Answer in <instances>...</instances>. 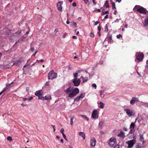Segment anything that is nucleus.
Wrapping results in <instances>:
<instances>
[{"mask_svg": "<svg viewBox=\"0 0 148 148\" xmlns=\"http://www.w3.org/2000/svg\"><path fill=\"white\" fill-rule=\"evenodd\" d=\"M116 37L118 38H119L121 37H122V36L121 34H119L116 36Z\"/></svg>", "mask_w": 148, "mask_h": 148, "instance_id": "nucleus-39", "label": "nucleus"}, {"mask_svg": "<svg viewBox=\"0 0 148 148\" xmlns=\"http://www.w3.org/2000/svg\"><path fill=\"white\" fill-rule=\"evenodd\" d=\"M80 99H82L84 97V94H82L79 96Z\"/></svg>", "mask_w": 148, "mask_h": 148, "instance_id": "nucleus-40", "label": "nucleus"}, {"mask_svg": "<svg viewBox=\"0 0 148 148\" xmlns=\"http://www.w3.org/2000/svg\"><path fill=\"white\" fill-rule=\"evenodd\" d=\"M144 25L145 27H146L148 25V16L145 19Z\"/></svg>", "mask_w": 148, "mask_h": 148, "instance_id": "nucleus-19", "label": "nucleus"}, {"mask_svg": "<svg viewBox=\"0 0 148 148\" xmlns=\"http://www.w3.org/2000/svg\"><path fill=\"white\" fill-rule=\"evenodd\" d=\"M124 110L129 116H131L133 115V110L128 109H125Z\"/></svg>", "mask_w": 148, "mask_h": 148, "instance_id": "nucleus-9", "label": "nucleus"}, {"mask_svg": "<svg viewBox=\"0 0 148 148\" xmlns=\"http://www.w3.org/2000/svg\"><path fill=\"white\" fill-rule=\"evenodd\" d=\"M60 132L62 133H62H64V130L63 128H62L60 130Z\"/></svg>", "mask_w": 148, "mask_h": 148, "instance_id": "nucleus-45", "label": "nucleus"}, {"mask_svg": "<svg viewBox=\"0 0 148 148\" xmlns=\"http://www.w3.org/2000/svg\"><path fill=\"white\" fill-rule=\"evenodd\" d=\"M92 1L93 2V4L94 5H95L96 4V3L95 2V0H92Z\"/></svg>", "mask_w": 148, "mask_h": 148, "instance_id": "nucleus-56", "label": "nucleus"}, {"mask_svg": "<svg viewBox=\"0 0 148 148\" xmlns=\"http://www.w3.org/2000/svg\"><path fill=\"white\" fill-rule=\"evenodd\" d=\"M144 138L143 137V135L142 134L140 135V141L142 142V144H143L144 143H145V142L144 141Z\"/></svg>", "mask_w": 148, "mask_h": 148, "instance_id": "nucleus-18", "label": "nucleus"}, {"mask_svg": "<svg viewBox=\"0 0 148 148\" xmlns=\"http://www.w3.org/2000/svg\"><path fill=\"white\" fill-rule=\"evenodd\" d=\"M22 99L24 101H25L27 100V99L26 98H22Z\"/></svg>", "mask_w": 148, "mask_h": 148, "instance_id": "nucleus-58", "label": "nucleus"}, {"mask_svg": "<svg viewBox=\"0 0 148 148\" xmlns=\"http://www.w3.org/2000/svg\"><path fill=\"white\" fill-rule=\"evenodd\" d=\"M99 107L101 108H103L104 107V104L102 102H100L99 103Z\"/></svg>", "mask_w": 148, "mask_h": 148, "instance_id": "nucleus-23", "label": "nucleus"}, {"mask_svg": "<svg viewBox=\"0 0 148 148\" xmlns=\"http://www.w3.org/2000/svg\"><path fill=\"white\" fill-rule=\"evenodd\" d=\"M90 36L91 37H94V35L93 33L91 32L90 34Z\"/></svg>", "mask_w": 148, "mask_h": 148, "instance_id": "nucleus-44", "label": "nucleus"}, {"mask_svg": "<svg viewBox=\"0 0 148 148\" xmlns=\"http://www.w3.org/2000/svg\"><path fill=\"white\" fill-rule=\"evenodd\" d=\"M134 126H135L134 124L133 123H131V124L130 125V128H132L133 129H134Z\"/></svg>", "mask_w": 148, "mask_h": 148, "instance_id": "nucleus-30", "label": "nucleus"}, {"mask_svg": "<svg viewBox=\"0 0 148 148\" xmlns=\"http://www.w3.org/2000/svg\"><path fill=\"white\" fill-rule=\"evenodd\" d=\"M26 91L27 92H29V88L28 87H27L26 88Z\"/></svg>", "mask_w": 148, "mask_h": 148, "instance_id": "nucleus-55", "label": "nucleus"}, {"mask_svg": "<svg viewBox=\"0 0 148 148\" xmlns=\"http://www.w3.org/2000/svg\"><path fill=\"white\" fill-rule=\"evenodd\" d=\"M103 124V122H100L99 123L98 127H99V128H101Z\"/></svg>", "mask_w": 148, "mask_h": 148, "instance_id": "nucleus-26", "label": "nucleus"}, {"mask_svg": "<svg viewBox=\"0 0 148 148\" xmlns=\"http://www.w3.org/2000/svg\"><path fill=\"white\" fill-rule=\"evenodd\" d=\"M8 88H4L1 91L3 93Z\"/></svg>", "mask_w": 148, "mask_h": 148, "instance_id": "nucleus-46", "label": "nucleus"}, {"mask_svg": "<svg viewBox=\"0 0 148 148\" xmlns=\"http://www.w3.org/2000/svg\"><path fill=\"white\" fill-rule=\"evenodd\" d=\"M42 91L41 90H39L38 91H36L35 93V95L38 96H39L40 95H42Z\"/></svg>", "mask_w": 148, "mask_h": 148, "instance_id": "nucleus-15", "label": "nucleus"}, {"mask_svg": "<svg viewBox=\"0 0 148 148\" xmlns=\"http://www.w3.org/2000/svg\"><path fill=\"white\" fill-rule=\"evenodd\" d=\"M62 135L64 137V138L66 140V135L64 134V133H62Z\"/></svg>", "mask_w": 148, "mask_h": 148, "instance_id": "nucleus-48", "label": "nucleus"}, {"mask_svg": "<svg viewBox=\"0 0 148 148\" xmlns=\"http://www.w3.org/2000/svg\"><path fill=\"white\" fill-rule=\"evenodd\" d=\"M81 116L84 119H86L87 121H88V118L86 116L84 115H81Z\"/></svg>", "mask_w": 148, "mask_h": 148, "instance_id": "nucleus-28", "label": "nucleus"}, {"mask_svg": "<svg viewBox=\"0 0 148 148\" xmlns=\"http://www.w3.org/2000/svg\"><path fill=\"white\" fill-rule=\"evenodd\" d=\"M43 61L44 60L43 59H41L39 60H37L36 61V62H43Z\"/></svg>", "mask_w": 148, "mask_h": 148, "instance_id": "nucleus-43", "label": "nucleus"}, {"mask_svg": "<svg viewBox=\"0 0 148 148\" xmlns=\"http://www.w3.org/2000/svg\"><path fill=\"white\" fill-rule=\"evenodd\" d=\"M116 2L120 3L121 2V0H116Z\"/></svg>", "mask_w": 148, "mask_h": 148, "instance_id": "nucleus-59", "label": "nucleus"}, {"mask_svg": "<svg viewBox=\"0 0 148 148\" xmlns=\"http://www.w3.org/2000/svg\"><path fill=\"white\" fill-rule=\"evenodd\" d=\"M93 21L95 23L94 25H96L99 23V22L98 21Z\"/></svg>", "mask_w": 148, "mask_h": 148, "instance_id": "nucleus-42", "label": "nucleus"}, {"mask_svg": "<svg viewBox=\"0 0 148 148\" xmlns=\"http://www.w3.org/2000/svg\"><path fill=\"white\" fill-rule=\"evenodd\" d=\"M57 74L53 71L49 72L48 74V79H53L57 78Z\"/></svg>", "mask_w": 148, "mask_h": 148, "instance_id": "nucleus-3", "label": "nucleus"}, {"mask_svg": "<svg viewBox=\"0 0 148 148\" xmlns=\"http://www.w3.org/2000/svg\"><path fill=\"white\" fill-rule=\"evenodd\" d=\"M86 4L88 1V0H83Z\"/></svg>", "mask_w": 148, "mask_h": 148, "instance_id": "nucleus-54", "label": "nucleus"}, {"mask_svg": "<svg viewBox=\"0 0 148 148\" xmlns=\"http://www.w3.org/2000/svg\"><path fill=\"white\" fill-rule=\"evenodd\" d=\"M103 10H104V9H103V10H102V12H103V14H108V13H109V12L108 11H105L104 12H103Z\"/></svg>", "mask_w": 148, "mask_h": 148, "instance_id": "nucleus-35", "label": "nucleus"}, {"mask_svg": "<svg viewBox=\"0 0 148 148\" xmlns=\"http://www.w3.org/2000/svg\"><path fill=\"white\" fill-rule=\"evenodd\" d=\"M62 3L63 1H59L58 3L57 4V7L58 10L60 12H61L62 10Z\"/></svg>", "mask_w": 148, "mask_h": 148, "instance_id": "nucleus-10", "label": "nucleus"}, {"mask_svg": "<svg viewBox=\"0 0 148 148\" xmlns=\"http://www.w3.org/2000/svg\"><path fill=\"white\" fill-rule=\"evenodd\" d=\"M22 62L20 60H18L16 61L13 64V65H16L18 66H20L22 65Z\"/></svg>", "mask_w": 148, "mask_h": 148, "instance_id": "nucleus-11", "label": "nucleus"}, {"mask_svg": "<svg viewBox=\"0 0 148 148\" xmlns=\"http://www.w3.org/2000/svg\"><path fill=\"white\" fill-rule=\"evenodd\" d=\"M117 12L116 10H115L114 11V14H116L117 13Z\"/></svg>", "mask_w": 148, "mask_h": 148, "instance_id": "nucleus-64", "label": "nucleus"}, {"mask_svg": "<svg viewBox=\"0 0 148 148\" xmlns=\"http://www.w3.org/2000/svg\"><path fill=\"white\" fill-rule=\"evenodd\" d=\"M72 38L74 39H76L77 38V37L75 36H73L72 37Z\"/></svg>", "mask_w": 148, "mask_h": 148, "instance_id": "nucleus-57", "label": "nucleus"}, {"mask_svg": "<svg viewBox=\"0 0 148 148\" xmlns=\"http://www.w3.org/2000/svg\"><path fill=\"white\" fill-rule=\"evenodd\" d=\"M38 99H40L44 100V97H42V95H40V96H38Z\"/></svg>", "mask_w": 148, "mask_h": 148, "instance_id": "nucleus-33", "label": "nucleus"}, {"mask_svg": "<svg viewBox=\"0 0 148 148\" xmlns=\"http://www.w3.org/2000/svg\"><path fill=\"white\" fill-rule=\"evenodd\" d=\"M105 92V90H101L100 91V96L102 98H103L104 97V92Z\"/></svg>", "mask_w": 148, "mask_h": 148, "instance_id": "nucleus-20", "label": "nucleus"}, {"mask_svg": "<svg viewBox=\"0 0 148 148\" xmlns=\"http://www.w3.org/2000/svg\"><path fill=\"white\" fill-rule=\"evenodd\" d=\"M64 92L66 94H69L68 97L72 98L75 96L79 92V90L77 88H75L73 89V88L70 87L64 90Z\"/></svg>", "mask_w": 148, "mask_h": 148, "instance_id": "nucleus-1", "label": "nucleus"}, {"mask_svg": "<svg viewBox=\"0 0 148 148\" xmlns=\"http://www.w3.org/2000/svg\"><path fill=\"white\" fill-rule=\"evenodd\" d=\"M80 78L81 79L82 78L83 80V82H86L88 79V78L87 77H83L82 76Z\"/></svg>", "mask_w": 148, "mask_h": 148, "instance_id": "nucleus-22", "label": "nucleus"}, {"mask_svg": "<svg viewBox=\"0 0 148 148\" xmlns=\"http://www.w3.org/2000/svg\"><path fill=\"white\" fill-rule=\"evenodd\" d=\"M135 142V140H131L127 141L126 143L128 145V147L131 148L133 146Z\"/></svg>", "mask_w": 148, "mask_h": 148, "instance_id": "nucleus-7", "label": "nucleus"}, {"mask_svg": "<svg viewBox=\"0 0 148 148\" xmlns=\"http://www.w3.org/2000/svg\"><path fill=\"white\" fill-rule=\"evenodd\" d=\"M45 85L46 86H48L49 85V82H47L45 83Z\"/></svg>", "mask_w": 148, "mask_h": 148, "instance_id": "nucleus-62", "label": "nucleus"}, {"mask_svg": "<svg viewBox=\"0 0 148 148\" xmlns=\"http://www.w3.org/2000/svg\"><path fill=\"white\" fill-rule=\"evenodd\" d=\"M108 15H106V16H105L104 18L106 19L107 18H108Z\"/></svg>", "mask_w": 148, "mask_h": 148, "instance_id": "nucleus-61", "label": "nucleus"}, {"mask_svg": "<svg viewBox=\"0 0 148 148\" xmlns=\"http://www.w3.org/2000/svg\"><path fill=\"white\" fill-rule=\"evenodd\" d=\"M33 99V97H31L30 98H29L28 99H27V100L29 101H30L32 99Z\"/></svg>", "mask_w": 148, "mask_h": 148, "instance_id": "nucleus-51", "label": "nucleus"}, {"mask_svg": "<svg viewBox=\"0 0 148 148\" xmlns=\"http://www.w3.org/2000/svg\"><path fill=\"white\" fill-rule=\"evenodd\" d=\"M105 31L106 32H107L108 31V27L107 25H106L105 26Z\"/></svg>", "mask_w": 148, "mask_h": 148, "instance_id": "nucleus-36", "label": "nucleus"}, {"mask_svg": "<svg viewBox=\"0 0 148 148\" xmlns=\"http://www.w3.org/2000/svg\"><path fill=\"white\" fill-rule=\"evenodd\" d=\"M134 10H136L139 12L143 14H146L147 12L146 9L139 5L135 6L134 8Z\"/></svg>", "mask_w": 148, "mask_h": 148, "instance_id": "nucleus-2", "label": "nucleus"}, {"mask_svg": "<svg viewBox=\"0 0 148 148\" xmlns=\"http://www.w3.org/2000/svg\"><path fill=\"white\" fill-rule=\"evenodd\" d=\"M72 5L73 6V7H75L76 6V3H75V2H73V3H72Z\"/></svg>", "mask_w": 148, "mask_h": 148, "instance_id": "nucleus-49", "label": "nucleus"}, {"mask_svg": "<svg viewBox=\"0 0 148 148\" xmlns=\"http://www.w3.org/2000/svg\"><path fill=\"white\" fill-rule=\"evenodd\" d=\"M66 23L67 24H69L70 23V22L69 20H67L66 21Z\"/></svg>", "mask_w": 148, "mask_h": 148, "instance_id": "nucleus-63", "label": "nucleus"}, {"mask_svg": "<svg viewBox=\"0 0 148 148\" xmlns=\"http://www.w3.org/2000/svg\"><path fill=\"white\" fill-rule=\"evenodd\" d=\"M80 82V80L78 78H74L72 81L74 85L76 86H78L79 85Z\"/></svg>", "mask_w": 148, "mask_h": 148, "instance_id": "nucleus-6", "label": "nucleus"}, {"mask_svg": "<svg viewBox=\"0 0 148 148\" xmlns=\"http://www.w3.org/2000/svg\"><path fill=\"white\" fill-rule=\"evenodd\" d=\"M141 145L140 144H138L136 146V148H141Z\"/></svg>", "mask_w": 148, "mask_h": 148, "instance_id": "nucleus-34", "label": "nucleus"}, {"mask_svg": "<svg viewBox=\"0 0 148 148\" xmlns=\"http://www.w3.org/2000/svg\"><path fill=\"white\" fill-rule=\"evenodd\" d=\"M141 105L145 107H148V103L141 102Z\"/></svg>", "mask_w": 148, "mask_h": 148, "instance_id": "nucleus-24", "label": "nucleus"}, {"mask_svg": "<svg viewBox=\"0 0 148 148\" xmlns=\"http://www.w3.org/2000/svg\"><path fill=\"white\" fill-rule=\"evenodd\" d=\"M80 98L79 97V96L77 97V98H75V99L74 101H79Z\"/></svg>", "mask_w": 148, "mask_h": 148, "instance_id": "nucleus-38", "label": "nucleus"}, {"mask_svg": "<svg viewBox=\"0 0 148 148\" xmlns=\"http://www.w3.org/2000/svg\"><path fill=\"white\" fill-rule=\"evenodd\" d=\"M58 32V29H56L55 30H54V32L56 34V32Z\"/></svg>", "mask_w": 148, "mask_h": 148, "instance_id": "nucleus-50", "label": "nucleus"}, {"mask_svg": "<svg viewBox=\"0 0 148 148\" xmlns=\"http://www.w3.org/2000/svg\"><path fill=\"white\" fill-rule=\"evenodd\" d=\"M21 30H19L17 32H16V34L18 35H20L21 34Z\"/></svg>", "mask_w": 148, "mask_h": 148, "instance_id": "nucleus-37", "label": "nucleus"}, {"mask_svg": "<svg viewBox=\"0 0 148 148\" xmlns=\"http://www.w3.org/2000/svg\"><path fill=\"white\" fill-rule=\"evenodd\" d=\"M81 71H76V72L74 73V76L75 78H77V76L79 75H80Z\"/></svg>", "mask_w": 148, "mask_h": 148, "instance_id": "nucleus-14", "label": "nucleus"}, {"mask_svg": "<svg viewBox=\"0 0 148 148\" xmlns=\"http://www.w3.org/2000/svg\"><path fill=\"white\" fill-rule=\"evenodd\" d=\"M79 135L82 137L84 140L85 138V135L84 132H80L79 133Z\"/></svg>", "mask_w": 148, "mask_h": 148, "instance_id": "nucleus-16", "label": "nucleus"}, {"mask_svg": "<svg viewBox=\"0 0 148 148\" xmlns=\"http://www.w3.org/2000/svg\"><path fill=\"white\" fill-rule=\"evenodd\" d=\"M123 130L125 131H127V129L126 127H124L123 128Z\"/></svg>", "mask_w": 148, "mask_h": 148, "instance_id": "nucleus-60", "label": "nucleus"}, {"mask_svg": "<svg viewBox=\"0 0 148 148\" xmlns=\"http://www.w3.org/2000/svg\"><path fill=\"white\" fill-rule=\"evenodd\" d=\"M70 124L71 125H72L73 124V120L74 119V116H70Z\"/></svg>", "mask_w": 148, "mask_h": 148, "instance_id": "nucleus-21", "label": "nucleus"}, {"mask_svg": "<svg viewBox=\"0 0 148 148\" xmlns=\"http://www.w3.org/2000/svg\"><path fill=\"white\" fill-rule=\"evenodd\" d=\"M98 29L99 32H100V31L101 30V28L100 26H99L98 27Z\"/></svg>", "mask_w": 148, "mask_h": 148, "instance_id": "nucleus-53", "label": "nucleus"}, {"mask_svg": "<svg viewBox=\"0 0 148 148\" xmlns=\"http://www.w3.org/2000/svg\"><path fill=\"white\" fill-rule=\"evenodd\" d=\"M116 142V140L115 138H111L108 141V143L110 146H112Z\"/></svg>", "mask_w": 148, "mask_h": 148, "instance_id": "nucleus-5", "label": "nucleus"}, {"mask_svg": "<svg viewBox=\"0 0 148 148\" xmlns=\"http://www.w3.org/2000/svg\"><path fill=\"white\" fill-rule=\"evenodd\" d=\"M118 136L120 137L124 138L125 137L124 133L123 132L121 131L120 133L118 134Z\"/></svg>", "mask_w": 148, "mask_h": 148, "instance_id": "nucleus-17", "label": "nucleus"}, {"mask_svg": "<svg viewBox=\"0 0 148 148\" xmlns=\"http://www.w3.org/2000/svg\"><path fill=\"white\" fill-rule=\"evenodd\" d=\"M71 26H76L77 25V24L75 22H73L71 23Z\"/></svg>", "mask_w": 148, "mask_h": 148, "instance_id": "nucleus-31", "label": "nucleus"}, {"mask_svg": "<svg viewBox=\"0 0 148 148\" xmlns=\"http://www.w3.org/2000/svg\"><path fill=\"white\" fill-rule=\"evenodd\" d=\"M96 140L94 138L91 139L90 140V145L91 146L94 147L95 145Z\"/></svg>", "mask_w": 148, "mask_h": 148, "instance_id": "nucleus-13", "label": "nucleus"}, {"mask_svg": "<svg viewBox=\"0 0 148 148\" xmlns=\"http://www.w3.org/2000/svg\"><path fill=\"white\" fill-rule=\"evenodd\" d=\"M45 98H44V99L47 100L50 99H51V96L50 95H49L47 96H45Z\"/></svg>", "mask_w": 148, "mask_h": 148, "instance_id": "nucleus-25", "label": "nucleus"}, {"mask_svg": "<svg viewBox=\"0 0 148 148\" xmlns=\"http://www.w3.org/2000/svg\"><path fill=\"white\" fill-rule=\"evenodd\" d=\"M104 5L106 8H109V5L108 2V1H106Z\"/></svg>", "mask_w": 148, "mask_h": 148, "instance_id": "nucleus-27", "label": "nucleus"}, {"mask_svg": "<svg viewBox=\"0 0 148 148\" xmlns=\"http://www.w3.org/2000/svg\"><path fill=\"white\" fill-rule=\"evenodd\" d=\"M7 140L8 141H11L12 140V138L10 136L8 137L7 138Z\"/></svg>", "mask_w": 148, "mask_h": 148, "instance_id": "nucleus-32", "label": "nucleus"}, {"mask_svg": "<svg viewBox=\"0 0 148 148\" xmlns=\"http://www.w3.org/2000/svg\"><path fill=\"white\" fill-rule=\"evenodd\" d=\"M139 101L138 99L135 97H133L132 98V99L130 101V103L131 105H133L136 102H138Z\"/></svg>", "mask_w": 148, "mask_h": 148, "instance_id": "nucleus-12", "label": "nucleus"}, {"mask_svg": "<svg viewBox=\"0 0 148 148\" xmlns=\"http://www.w3.org/2000/svg\"><path fill=\"white\" fill-rule=\"evenodd\" d=\"M30 50L32 52H33L34 51L35 49L34 48H32Z\"/></svg>", "mask_w": 148, "mask_h": 148, "instance_id": "nucleus-52", "label": "nucleus"}, {"mask_svg": "<svg viewBox=\"0 0 148 148\" xmlns=\"http://www.w3.org/2000/svg\"><path fill=\"white\" fill-rule=\"evenodd\" d=\"M111 3L112 5V9H116V8L115 6V3L114 2H112Z\"/></svg>", "mask_w": 148, "mask_h": 148, "instance_id": "nucleus-29", "label": "nucleus"}, {"mask_svg": "<svg viewBox=\"0 0 148 148\" xmlns=\"http://www.w3.org/2000/svg\"><path fill=\"white\" fill-rule=\"evenodd\" d=\"M136 59L140 62L142 60L144 57V54L142 53L138 52L136 53Z\"/></svg>", "mask_w": 148, "mask_h": 148, "instance_id": "nucleus-4", "label": "nucleus"}, {"mask_svg": "<svg viewBox=\"0 0 148 148\" xmlns=\"http://www.w3.org/2000/svg\"><path fill=\"white\" fill-rule=\"evenodd\" d=\"M92 86L94 87L95 89H96L97 88V85L95 84H93L92 85Z\"/></svg>", "mask_w": 148, "mask_h": 148, "instance_id": "nucleus-41", "label": "nucleus"}, {"mask_svg": "<svg viewBox=\"0 0 148 148\" xmlns=\"http://www.w3.org/2000/svg\"><path fill=\"white\" fill-rule=\"evenodd\" d=\"M114 148H120L119 146L118 145H116L114 146Z\"/></svg>", "mask_w": 148, "mask_h": 148, "instance_id": "nucleus-47", "label": "nucleus"}, {"mask_svg": "<svg viewBox=\"0 0 148 148\" xmlns=\"http://www.w3.org/2000/svg\"><path fill=\"white\" fill-rule=\"evenodd\" d=\"M98 117V111L97 110H93L92 114V117L94 119H97Z\"/></svg>", "mask_w": 148, "mask_h": 148, "instance_id": "nucleus-8", "label": "nucleus"}]
</instances>
